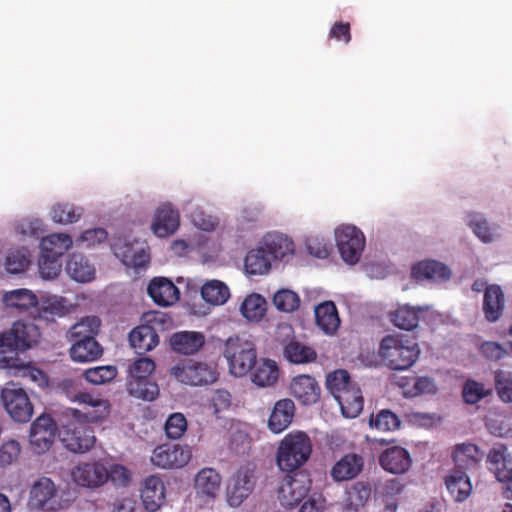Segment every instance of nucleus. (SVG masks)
<instances>
[{"label": "nucleus", "instance_id": "e2e57ef3", "mask_svg": "<svg viewBox=\"0 0 512 512\" xmlns=\"http://www.w3.org/2000/svg\"><path fill=\"white\" fill-rule=\"evenodd\" d=\"M110 480L115 486L126 487L131 481V472L121 464H113L107 469V481Z\"/></svg>", "mask_w": 512, "mask_h": 512}, {"label": "nucleus", "instance_id": "5701e85b", "mask_svg": "<svg viewBox=\"0 0 512 512\" xmlns=\"http://www.w3.org/2000/svg\"><path fill=\"white\" fill-rule=\"evenodd\" d=\"M294 414L295 405L291 399L277 401L268 419L269 429L275 434L283 432L291 424Z\"/></svg>", "mask_w": 512, "mask_h": 512}, {"label": "nucleus", "instance_id": "2f4dec72", "mask_svg": "<svg viewBox=\"0 0 512 512\" xmlns=\"http://www.w3.org/2000/svg\"><path fill=\"white\" fill-rule=\"evenodd\" d=\"M260 243L271 260H282L294 252L293 241L281 234H268Z\"/></svg>", "mask_w": 512, "mask_h": 512}, {"label": "nucleus", "instance_id": "ea45409f", "mask_svg": "<svg viewBox=\"0 0 512 512\" xmlns=\"http://www.w3.org/2000/svg\"><path fill=\"white\" fill-rule=\"evenodd\" d=\"M101 320L97 316H87L75 323L69 330L71 341L76 340H96L95 336L99 332Z\"/></svg>", "mask_w": 512, "mask_h": 512}, {"label": "nucleus", "instance_id": "4d7b16f0", "mask_svg": "<svg viewBox=\"0 0 512 512\" xmlns=\"http://www.w3.org/2000/svg\"><path fill=\"white\" fill-rule=\"evenodd\" d=\"M276 308L284 312H293L299 307L298 294L287 289L278 291L273 297Z\"/></svg>", "mask_w": 512, "mask_h": 512}, {"label": "nucleus", "instance_id": "680f3d73", "mask_svg": "<svg viewBox=\"0 0 512 512\" xmlns=\"http://www.w3.org/2000/svg\"><path fill=\"white\" fill-rule=\"evenodd\" d=\"M305 243L309 254L320 259L327 258L332 251L331 245L318 236L308 237Z\"/></svg>", "mask_w": 512, "mask_h": 512}, {"label": "nucleus", "instance_id": "bb28decb", "mask_svg": "<svg viewBox=\"0 0 512 512\" xmlns=\"http://www.w3.org/2000/svg\"><path fill=\"white\" fill-rule=\"evenodd\" d=\"M342 414L347 418L357 417L364 406V399L360 387L355 383L345 392H341L335 397Z\"/></svg>", "mask_w": 512, "mask_h": 512}, {"label": "nucleus", "instance_id": "2eb2a0df", "mask_svg": "<svg viewBox=\"0 0 512 512\" xmlns=\"http://www.w3.org/2000/svg\"><path fill=\"white\" fill-rule=\"evenodd\" d=\"M411 277L416 281L444 283L452 277V271L446 264L432 259L422 260L411 268Z\"/></svg>", "mask_w": 512, "mask_h": 512}, {"label": "nucleus", "instance_id": "a19ab883", "mask_svg": "<svg viewBox=\"0 0 512 512\" xmlns=\"http://www.w3.org/2000/svg\"><path fill=\"white\" fill-rule=\"evenodd\" d=\"M446 486L456 501H464L472 490L468 475L460 470H454L446 478Z\"/></svg>", "mask_w": 512, "mask_h": 512}, {"label": "nucleus", "instance_id": "a878e982", "mask_svg": "<svg viewBox=\"0 0 512 512\" xmlns=\"http://www.w3.org/2000/svg\"><path fill=\"white\" fill-rule=\"evenodd\" d=\"M115 255L121 258L123 264L131 268H141L148 264L149 253L143 244L125 243L122 246H115Z\"/></svg>", "mask_w": 512, "mask_h": 512}, {"label": "nucleus", "instance_id": "79ce46f5", "mask_svg": "<svg viewBox=\"0 0 512 512\" xmlns=\"http://www.w3.org/2000/svg\"><path fill=\"white\" fill-rule=\"evenodd\" d=\"M283 353L289 362L295 364L311 363L317 358V353L312 347L296 340L287 343Z\"/></svg>", "mask_w": 512, "mask_h": 512}, {"label": "nucleus", "instance_id": "8fccbe9b", "mask_svg": "<svg viewBox=\"0 0 512 512\" xmlns=\"http://www.w3.org/2000/svg\"><path fill=\"white\" fill-rule=\"evenodd\" d=\"M354 384L349 373L342 369L329 373L326 378V387L334 398Z\"/></svg>", "mask_w": 512, "mask_h": 512}, {"label": "nucleus", "instance_id": "f3484780", "mask_svg": "<svg viewBox=\"0 0 512 512\" xmlns=\"http://www.w3.org/2000/svg\"><path fill=\"white\" fill-rule=\"evenodd\" d=\"M179 224L178 210L171 204H163L156 210L151 228L156 236L166 238L178 229Z\"/></svg>", "mask_w": 512, "mask_h": 512}, {"label": "nucleus", "instance_id": "9b49d317", "mask_svg": "<svg viewBox=\"0 0 512 512\" xmlns=\"http://www.w3.org/2000/svg\"><path fill=\"white\" fill-rule=\"evenodd\" d=\"M191 456L192 452L188 446L166 443L153 450L151 462L162 469H177L187 465Z\"/></svg>", "mask_w": 512, "mask_h": 512}, {"label": "nucleus", "instance_id": "bf43d9fd", "mask_svg": "<svg viewBox=\"0 0 512 512\" xmlns=\"http://www.w3.org/2000/svg\"><path fill=\"white\" fill-rule=\"evenodd\" d=\"M154 370L155 363L152 359L139 358L130 365L129 375L131 380L147 379Z\"/></svg>", "mask_w": 512, "mask_h": 512}, {"label": "nucleus", "instance_id": "f03ea898", "mask_svg": "<svg viewBox=\"0 0 512 512\" xmlns=\"http://www.w3.org/2000/svg\"><path fill=\"white\" fill-rule=\"evenodd\" d=\"M39 337V328L25 321H16L9 331L0 333V368L15 367L16 351L31 348Z\"/></svg>", "mask_w": 512, "mask_h": 512}, {"label": "nucleus", "instance_id": "e433bc0d", "mask_svg": "<svg viewBox=\"0 0 512 512\" xmlns=\"http://www.w3.org/2000/svg\"><path fill=\"white\" fill-rule=\"evenodd\" d=\"M67 273L78 282H88L94 278V266L81 254L70 255L66 265Z\"/></svg>", "mask_w": 512, "mask_h": 512}, {"label": "nucleus", "instance_id": "052dcab7", "mask_svg": "<svg viewBox=\"0 0 512 512\" xmlns=\"http://www.w3.org/2000/svg\"><path fill=\"white\" fill-rule=\"evenodd\" d=\"M487 394L488 392L485 390L484 385L474 380H467L462 391L463 399L468 404L478 403Z\"/></svg>", "mask_w": 512, "mask_h": 512}, {"label": "nucleus", "instance_id": "b1692460", "mask_svg": "<svg viewBox=\"0 0 512 512\" xmlns=\"http://www.w3.org/2000/svg\"><path fill=\"white\" fill-rule=\"evenodd\" d=\"M205 344V336L197 331H179L170 338L171 348L179 354L193 355Z\"/></svg>", "mask_w": 512, "mask_h": 512}, {"label": "nucleus", "instance_id": "4be33fe9", "mask_svg": "<svg viewBox=\"0 0 512 512\" xmlns=\"http://www.w3.org/2000/svg\"><path fill=\"white\" fill-rule=\"evenodd\" d=\"M505 308V295L497 284L486 287L483 297V313L488 322H496L500 319Z\"/></svg>", "mask_w": 512, "mask_h": 512}, {"label": "nucleus", "instance_id": "c756f323", "mask_svg": "<svg viewBox=\"0 0 512 512\" xmlns=\"http://www.w3.org/2000/svg\"><path fill=\"white\" fill-rule=\"evenodd\" d=\"M423 311L424 309L422 307H414L406 304L390 312L389 319L397 328L412 331L417 328Z\"/></svg>", "mask_w": 512, "mask_h": 512}, {"label": "nucleus", "instance_id": "13d9d810", "mask_svg": "<svg viewBox=\"0 0 512 512\" xmlns=\"http://www.w3.org/2000/svg\"><path fill=\"white\" fill-rule=\"evenodd\" d=\"M62 268L60 257L41 255L39 259V272L44 279L56 278Z\"/></svg>", "mask_w": 512, "mask_h": 512}, {"label": "nucleus", "instance_id": "f8f14e48", "mask_svg": "<svg viewBox=\"0 0 512 512\" xmlns=\"http://www.w3.org/2000/svg\"><path fill=\"white\" fill-rule=\"evenodd\" d=\"M311 481L306 475H286L278 488L277 495L282 506L292 508L301 502L308 494Z\"/></svg>", "mask_w": 512, "mask_h": 512}, {"label": "nucleus", "instance_id": "423d86ee", "mask_svg": "<svg viewBox=\"0 0 512 512\" xmlns=\"http://www.w3.org/2000/svg\"><path fill=\"white\" fill-rule=\"evenodd\" d=\"M170 372L179 382L191 386L210 385L219 378L216 364L194 360L180 362Z\"/></svg>", "mask_w": 512, "mask_h": 512}, {"label": "nucleus", "instance_id": "72a5a7b5", "mask_svg": "<svg viewBox=\"0 0 512 512\" xmlns=\"http://www.w3.org/2000/svg\"><path fill=\"white\" fill-rule=\"evenodd\" d=\"M315 319L318 327L326 334H333L340 325L337 308L331 301L316 306Z\"/></svg>", "mask_w": 512, "mask_h": 512}, {"label": "nucleus", "instance_id": "603ef678", "mask_svg": "<svg viewBox=\"0 0 512 512\" xmlns=\"http://www.w3.org/2000/svg\"><path fill=\"white\" fill-rule=\"evenodd\" d=\"M399 417L388 409L379 411L375 416H371L370 425L379 431H394L400 427Z\"/></svg>", "mask_w": 512, "mask_h": 512}, {"label": "nucleus", "instance_id": "9d476101", "mask_svg": "<svg viewBox=\"0 0 512 512\" xmlns=\"http://www.w3.org/2000/svg\"><path fill=\"white\" fill-rule=\"evenodd\" d=\"M165 317V314L155 313L148 324L137 326L129 333V342L137 354H145L159 344V335L154 325H163Z\"/></svg>", "mask_w": 512, "mask_h": 512}, {"label": "nucleus", "instance_id": "69168bd1", "mask_svg": "<svg viewBox=\"0 0 512 512\" xmlns=\"http://www.w3.org/2000/svg\"><path fill=\"white\" fill-rule=\"evenodd\" d=\"M495 386L499 397L507 403L512 402V378L503 371L495 374Z\"/></svg>", "mask_w": 512, "mask_h": 512}, {"label": "nucleus", "instance_id": "09e8293b", "mask_svg": "<svg viewBox=\"0 0 512 512\" xmlns=\"http://www.w3.org/2000/svg\"><path fill=\"white\" fill-rule=\"evenodd\" d=\"M371 495L369 483L356 482L347 490L346 504L355 511L365 505Z\"/></svg>", "mask_w": 512, "mask_h": 512}, {"label": "nucleus", "instance_id": "338daca9", "mask_svg": "<svg viewBox=\"0 0 512 512\" xmlns=\"http://www.w3.org/2000/svg\"><path fill=\"white\" fill-rule=\"evenodd\" d=\"M481 354L490 361H498L507 355L506 349L498 342L484 341L479 348Z\"/></svg>", "mask_w": 512, "mask_h": 512}, {"label": "nucleus", "instance_id": "c85d7f7f", "mask_svg": "<svg viewBox=\"0 0 512 512\" xmlns=\"http://www.w3.org/2000/svg\"><path fill=\"white\" fill-rule=\"evenodd\" d=\"M35 309L37 315L34 316V319L46 322H53L56 317H62L69 311L66 300L58 296L42 298Z\"/></svg>", "mask_w": 512, "mask_h": 512}, {"label": "nucleus", "instance_id": "393cba45", "mask_svg": "<svg viewBox=\"0 0 512 512\" xmlns=\"http://www.w3.org/2000/svg\"><path fill=\"white\" fill-rule=\"evenodd\" d=\"M141 498L146 510L155 512L165 500L163 481L155 475L147 477L142 485Z\"/></svg>", "mask_w": 512, "mask_h": 512}, {"label": "nucleus", "instance_id": "774afa93", "mask_svg": "<svg viewBox=\"0 0 512 512\" xmlns=\"http://www.w3.org/2000/svg\"><path fill=\"white\" fill-rule=\"evenodd\" d=\"M193 224L203 231H213L218 226V219L202 210H195L191 213Z\"/></svg>", "mask_w": 512, "mask_h": 512}, {"label": "nucleus", "instance_id": "7ed1b4c3", "mask_svg": "<svg viewBox=\"0 0 512 512\" xmlns=\"http://www.w3.org/2000/svg\"><path fill=\"white\" fill-rule=\"evenodd\" d=\"M311 453L309 436L301 431L291 432L280 441L276 463L280 470L293 472L307 462Z\"/></svg>", "mask_w": 512, "mask_h": 512}, {"label": "nucleus", "instance_id": "5fc2aeb1", "mask_svg": "<svg viewBox=\"0 0 512 512\" xmlns=\"http://www.w3.org/2000/svg\"><path fill=\"white\" fill-rule=\"evenodd\" d=\"M188 423L186 417L180 413H172L165 422V433L169 439H179L186 432Z\"/></svg>", "mask_w": 512, "mask_h": 512}, {"label": "nucleus", "instance_id": "4c0bfd02", "mask_svg": "<svg viewBox=\"0 0 512 512\" xmlns=\"http://www.w3.org/2000/svg\"><path fill=\"white\" fill-rule=\"evenodd\" d=\"M3 302L7 307L15 308L22 312L36 308L38 298L31 290L21 288L6 292L3 296Z\"/></svg>", "mask_w": 512, "mask_h": 512}, {"label": "nucleus", "instance_id": "7c9ffc66", "mask_svg": "<svg viewBox=\"0 0 512 512\" xmlns=\"http://www.w3.org/2000/svg\"><path fill=\"white\" fill-rule=\"evenodd\" d=\"M103 349L96 340H76L69 350L73 361L79 363L92 362L102 356Z\"/></svg>", "mask_w": 512, "mask_h": 512}, {"label": "nucleus", "instance_id": "f257e3e1", "mask_svg": "<svg viewBox=\"0 0 512 512\" xmlns=\"http://www.w3.org/2000/svg\"><path fill=\"white\" fill-rule=\"evenodd\" d=\"M418 344L407 336L395 333L384 336L378 347L381 362L390 370L403 371L412 367L418 360Z\"/></svg>", "mask_w": 512, "mask_h": 512}, {"label": "nucleus", "instance_id": "a18cd8bd", "mask_svg": "<svg viewBox=\"0 0 512 512\" xmlns=\"http://www.w3.org/2000/svg\"><path fill=\"white\" fill-rule=\"evenodd\" d=\"M127 389L130 395L146 401H153L159 394L157 383L149 378L130 380L127 384Z\"/></svg>", "mask_w": 512, "mask_h": 512}, {"label": "nucleus", "instance_id": "c03bdc74", "mask_svg": "<svg viewBox=\"0 0 512 512\" xmlns=\"http://www.w3.org/2000/svg\"><path fill=\"white\" fill-rule=\"evenodd\" d=\"M201 295L207 303L222 305L228 300L230 291L222 281L210 280L202 286Z\"/></svg>", "mask_w": 512, "mask_h": 512}, {"label": "nucleus", "instance_id": "0e129e2a", "mask_svg": "<svg viewBox=\"0 0 512 512\" xmlns=\"http://www.w3.org/2000/svg\"><path fill=\"white\" fill-rule=\"evenodd\" d=\"M21 448L20 444L15 440L4 442L0 446V467L12 464L19 457Z\"/></svg>", "mask_w": 512, "mask_h": 512}, {"label": "nucleus", "instance_id": "473e14b6", "mask_svg": "<svg viewBox=\"0 0 512 512\" xmlns=\"http://www.w3.org/2000/svg\"><path fill=\"white\" fill-rule=\"evenodd\" d=\"M221 484L220 474L213 468H203L195 477V490L197 494L208 498H215Z\"/></svg>", "mask_w": 512, "mask_h": 512}, {"label": "nucleus", "instance_id": "ddd939ff", "mask_svg": "<svg viewBox=\"0 0 512 512\" xmlns=\"http://www.w3.org/2000/svg\"><path fill=\"white\" fill-rule=\"evenodd\" d=\"M56 423L47 414L40 415L30 427L29 442L32 450L37 454L48 451L54 441Z\"/></svg>", "mask_w": 512, "mask_h": 512}, {"label": "nucleus", "instance_id": "f704fd0d", "mask_svg": "<svg viewBox=\"0 0 512 512\" xmlns=\"http://www.w3.org/2000/svg\"><path fill=\"white\" fill-rule=\"evenodd\" d=\"M252 369L251 380L259 387L272 386L278 379V366L273 360L261 359Z\"/></svg>", "mask_w": 512, "mask_h": 512}, {"label": "nucleus", "instance_id": "0eeeda50", "mask_svg": "<svg viewBox=\"0 0 512 512\" xmlns=\"http://www.w3.org/2000/svg\"><path fill=\"white\" fill-rule=\"evenodd\" d=\"M1 399L5 410L14 421L26 423L31 419L33 405L20 384L8 382L1 391Z\"/></svg>", "mask_w": 512, "mask_h": 512}, {"label": "nucleus", "instance_id": "aec40b11", "mask_svg": "<svg viewBox=\"0 0 512 512\" xmlns=\"http://www.w3.org/2000/svg\"><path fill=\"white\" fill-rule=\"evenodd\" d=\"M147 291L154 303L163 307L174 304L180 296L179 289L171 280L165 277L153 278Z\"/></svg>", "mask_w": 512, "mask_h": 512}, {"label": "nucleus", "instance_id": "c9c22d12", "mask_svg": "<svg viewBox=\"0 0 512 512\" xmlns=\"http://www.w3.org/2000/svg\"><path fill=\"white\" fill-rule=\"evenodd\" d=\"M245 270L250 275H263L271 268V257L266 249L260 244L257 248L250 250L244 260Z\"/></svg>", "mask_w": 512, "mask_h": 512}, {"label": "nucleus", "instance_id": "dca6fc26", "mask_svg": "<svg viewBox=\"0 0 512 512\" xmlns=\"http://www.w3.org/2000/svg\"><path fill=\"white\" fill-rule=\"evenodd\" d=\"M74 401L84 404L90 409L81 412L82 420L85 422L99 423L110 414V403L107 399L94 396L88 392H79L74 396Z\"/></svg>", "mask_w": 512, "mask_h": 512}, {"label": "nucleus", "instance_id": "cd10ccee", "mask_svg": "<svg viewBox=\"0 0 512 512\" xmlns=\"http://www.w3.org/2000/svg\"><path fill=\"white\" fill-rule=\"evenodd\" d=\"M453 460L456 466L455 470L464 472L476 470L481 460L478 446L472 443L456 445L453 451Z\"/></svg>", "mask_w": 512, "mask_h": 512}, {"label": "nucleus", "instance_id": "3c124183", "mask_svg": "<svg viewBox=\"0 0 512 512\" xmlns=\"http://www.w3.org/2000/svg\"><path fill=\"white\" fill-rule=\"evenodd\" d=\"M82 215V209L69 203H58L51 211L52 220L60 224H70L78 221Z\"/></svg>", "mask_w": 512, "mask_h": 512}, {"label": "nucleus", "instance_id": "20e7f679", "mask_svg": "<svg viewBox=\"0 0 512 512\" xmlns=\"http://www.w3.org/2000/svg\"><path fill=\"white\" fill-rule=\"evenodd\" d=\"M89 423L82 420L80 410L71 409V419L63 425L60 432V440L67 450L82 454L94 447L96 437Z\"/></svg>", "mask_w": 512, "mask_h": 512}, {"label": "nucleus", "instance_id": "37998d69", "mask_svg": "<svg viewBox=\"0 0 512 512\" xmlns=\"http://www.w3.org/2000/svg\"><path fill=\"white\" fill-rule=\"evenodd\" d=\"M55 493L56 488L53 481L47 477H42L31 487L30 503L36 508L43 509Z\"/></svg>", "mask_w": 512, "mask_h": 512}, {"label": "nucleus", "instance_id": "6ab92c4d", "mask_svg": "<svg viewBox=\"0 0 512 512\" xmlns=\"http://www.w3.org/2000/svg\"><path fill=\"white\" fill-rule=\"evenodd\" d=\"M363 467L364 459L361 455L348 453L336 461L330 470V475L336 482L348 481L356 478Z\"/></svg>", "mask_w": 512, "mask_h": 512}, {"label": "nucleus", "instance_id": "6e6d98bb", "mask_svg": "<svg viewBox=\"0 0 512 512\" xmlns=\"http://www.w3.org/2000/svg\"><path fill=\"white\" fill-rule=\"evenodd\" d=\"M30 255L24 248L16 249L6 257V269L9 273L17 274L25 271L30 263Z\"/></svg>", "mask_w": 512, "mask_h": 512}, {"label": "nucleus", "instance_id": "a211bd4d", "mask_svg": "<svg viewBox=\"0 0 512 512\" xmlns=\"http://www.w3.org/2000/svg\"><path fill=\"white\" fill-rule=\"evenodd\" d=\"M381 467L392 474H404L412 466V459L408 450L400 446L385 449L380 457Z\"/></svg>", "mask_w": 512, "mask_h": 512}, {"label": "nucleus", "instance_id": "58836bf2", "mask_svg": "<svg viewBox=\"0 0 512 512\" xmlns=\"http://www.w3.org/2000/svg\"><path fill=\"white\" fill-rule=\"evenodd\" d=\"M73 241L68 234L55 233L41 241V255L62 257L72 247Z\"/></svg>", "mask_w": 512, "mask_h": 512}, {"label": "nucleus", "instance_id": "39448f33", "mask_svg": "<svg viewBox=\"0 0 512 512\" xmlns=\"http://www.w3.org/2000/svg\"><path fill=\"white\" fill-rule=\"evenodd\" d=\"M224 356L227 359L230 373L236 377L245 376L257 362L254 343L239 336L230 337L226 341Z\"/></svg>", "mask_w": 512, "mask_h": 512}, {"label": "nucleus", "instance_id": "4468645a", "mask_svg": "<svg viewBox=\"0 0 512 512\" xmlns=\"http://www.w3.org/2000/svg\"><path fill=\"white\" fill-rule=\"evenodd\" d=\"M71 477L78 486L98 488L107 482V468L100 461L81 462L71 470Z\"/></svg>", "mask_w": 512, "mask_h": 512}, {"label": "nucleus", "instance_id": "de8ad7c7", "mask_svg": "<svg viewBox=\"0 0 512 512\" xmlns=\"http://www.w3.org/2000/svg\"><path fill=\"white\" fill-rule=\"evenodd\" d=\"M467 225L484 243H490L496 237L495 229L490 227L487 220L478 213H469L467 215Z\"/></svg>", "mask_w": 512, "mask_h": 512}, {"label": "nucleus", "instance_id": "412c9836", "mask_svg": "<svg viewBox=\"0 0 512 512\" xmlns=\"http://www.w3.org/2000/svg\"><path fill=\"white\" fill-rule=\"evenodd\" d=\"M291 394L302 404L311 405L320 397V387L317 381L309 375H298L290 383Z\"/></svg>", "mask_w": 512, "mask_h": 512}, {"label": "nucleus", "instance_id": "864d4df0", "mask_svg": "<svg viewBox=\"0 0 512 512\" xmlns=\"http://www.w3.org/2000/svg\"><path fill=\"white\" fill-rule=\"evenodd\" d=\"M117 376V369L114 366H97L89 368L84 372V378L94 385H102L112 381Z\"/></svg>", "mask_w": 512, "mask_h": 512}, {"label": "nucleus", "instance_id": "6e6552de", "mask_svg": "<svg viewBox=\"0 0 512 512\" xmlns=\"http://www.w3.org/2000/svg\"><path fill=\"white\" fill-rule=\"evenodd\" d=\"M335 238L342 259L347 264H356L365 246L362 231L352 225H343L336 229Z\"/></svg>", "mask_w": 512, "mask_h": 512}, {"label": "nucleus", "instance_id": "1a4fd4ad", "mask_svg": "<svg viewBox=\"0 0 512 512\" xmlns=\"http://www.w3.org/2000/svg\"><path fill=\"white\" fill-rule=\"evenodd\" d=\"M257 481L256 465L247 463L239 467L227 488V501L231 507H239L254 491Z\"/></svg>", "mask_w": 512, "mask_h": 512}, {"label": "nucleus", "instance_id": "49530a36", "mask_svg": "<svg viewBox=\"0 0 512 512\" xmlns=\"http://www.w3.org/2000/svg\"><path fill=\"white\" fill-rule=\"evenodd\" d=\"M242 315L249 321H259L261 320L266 312V301L259 294H251L248 295L241 307H240Z\"/></svg>", "mask_w": 512, "mask_h": 512}]
</instances>
